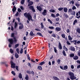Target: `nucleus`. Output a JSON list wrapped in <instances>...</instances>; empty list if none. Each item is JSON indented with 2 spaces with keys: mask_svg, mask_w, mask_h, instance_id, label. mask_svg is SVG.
<instances>
[{
  "mask_svg": "<svg viewBox=\"0 0 80 80\" xmlns=\"http://www.w3.org/2000/svg\"><path fill=\"white\" fill-rule=\"evenodd\" d=\"M24 15L25 16V17L28 18V19L29 21L31 20L32 22H33V19H32V16H31L30 13H27L25 12L24 14Z\"/></svg>",
  "mask_w": 80,
  "mask_h": 80,
  "instance_id": "nucleus-1",
  "label": "nucleus"
},
{
  "mask_svg": "<svg viewBox=\"0 0 80 80\" xmlns=\"http://www.w3.org/2000/svg\"><path fill=\"white\" fill-rule=\"evenodd\" d=\"M68 75L70 76V78L71 80H75L77 78L75 76V74H74L73 72H69L68 73Z\"/></svg>",
  "mask_w": 80,
  "mask_h": 80,
  "instance_id": "nucleus-2",
  "label": "nucleus"
},
{
  "mask_svg": "<svg viewBox=\"0 0 80 80\" xmlns=\"http://www.w3.org/2000/svg\"><path fill=\"white\" fill-rule=\"evenodd\" d=\"M8 41L10 42V43L9 44L8 47L9 48H10L12 47V45L13 43V38L9 39Z\"/></svg>",
  "mask_w": 80,
  "mask_h": 80,
  "instance_id": "nucleus-3",
  "label": "nucleus"
},
{
  "mask_svg": "<svg viewBox=\"0 0 80 80\" xmlns=\"http://www.w3.org/2000/svg\"><path fill=\"white\" fill-rule=\"evenodd\" d=\"M11 67L12 68H15V64L12 62H11Z\"/></svg>",
  "mask_w": 80,
  "mask_h": 80,
  "instance_id": "nucleus-4",
  "label": "nucleus"
},
{
  "mask_svg": "<svg viewBox=\"0 0 80 80\" xmlns=\"http://www.w3.org/2000/svg\"><path fill=\"white\" fill-rule=\"evenodd\" d=\"M37 8L38 11H39L40 12H42V7L40 6H37Z\"/></svg>",
  "mask_w": 80,
  "mask_h": 80,
  "instance_id": "nucleus-5",
  "label": "nucleus"
},
{
  "mask_svg": "<svg viewBox=\"0 0 80 80\" xmlns=\"http://www.w3.org/2000/svg\"><path fill=\"white\" fill-rule=\"evenodd\" d=\"M29 8L30 9V10H32L33 12H35V9H34V8L33 6H30Z\"/></svg>",
  "mask_w": 80,
  "mask_h": 80,
  "instance_id": "nucleus-6",
  "label": "nucleus"
},
{
  "mask_svg": "<svg viewBox=\"0 0 80 80\" xmlns=\"http://www.w3.org/2000/svg\"><path fill=\"white\" fill-rule=\"evenodd\" d=\"M17 10V8L15 7V6L14 5L13 8L12 9V13L14 14V12H16V10Z\"/></svg>",
  "mask_w": 80,
  "mask_h": 80,
  "instance_id": "nucleus-7",
  "label": "nucleus"
},
{
  "mask_svg": "<svg viewBox=\"0 0 80 80\" xmlns=\"http://www.w3.org/2000/svg\"><path fill=\"white\" fill-rule=\"evenodd\" d=\"M47 10L46 9H44L43 10V12L42 13V15H47Z\"/></svg>",
  "mask_w": 80,
  "mask_h": 80,
  "instance_id": "nucleus-8",
  "label": "nucleus"
},
{
  "mask_svg": "<svg viewBox=\"0 0 80 80\" xmlns=\"http://www.w3.org/2000/svg\"><path fill=\"white\" fill-rule=\"evenodd\" d=\"M58 48L59 49H60V50H62V44H61V43L60 42H59L58 43Z\"/></svg>",
  "mask_w": 80,
  "mask_h": 80,
  "instance_id": "nucleus-9",
  "label": "nucleus"
},
{
  "mask_svg": "<svg viewBox=\"0 0 80 80\" xmlns=\"http://www.w3.org/2000/svg\"><path fill=\"white\" fill-rule=\"evenodd\" d=\"M61 29L60 27H57L55 29L56 31H57L58 32H60V31H61Z\"/></svg>",
  "mask_w": 80,
  "mask_h": 80,
  "instance_id": "nucleus-10",
  "label": "nucleus"
},
{
  "mask_svg": "<svg viewBox=\"0 0 80 80\" xmlns=\"http://www.w3.org/2000/svg\"><path fill=\"white\" fill-rule=\"evenodd\" d=\"M18 77L19 78L22 79L21 80H23V78H22V73H19L18 75Z\"/></svg>",
  "mask_w": 80,
  "mask_h": 80,
  "instance_id": "nucleus-11",
  "label": "nucleus"
},
{
  "mask_svg": "<svg viewBox=\"0 0 80 80\" xmlns=\"http://www.w3.org/2000/svg\"><path fill=\"white\" fill-rule=\"evenodd\" d=\"M70 50H71V51H75V48L72 46L70 47Z\"/></svg>",
  "mask_w": 80,
  "mask_h": 80,
  "instance_id": "nucleus-12",
  "label": "nucleus"
},
{
  "mask_svg": "<svg viewBox=\"0 0 80 80\" xmlns=\"http://www.w3.org/2000/svg\"><path fill=\"white\" fill-rule=\"evenodd\" d=\"M33 4V2L32 1H30L28 5V6H31V5H32V4Z\"/></svg>",
  "mask_w": 80,
  "mask_h": 80,
  "instance_id": "nucleus-13",
  "label": "nucleus"
},
{
  "mask_svg": "<svg viewBox=\"0 0 80 80\" xmlns=\"http://www.w3.org/2000/svg\"><path fill=\"white\" fill-rule=\"evenodd\" d=\"M73 59L74 60H78V57L77 55L73 57Z\"/></svg>",
  "mask_w": 80,
  "mask_h": 80,
  "instance_id": "nucleus-14",
  "label": "nucleus"
},
{
  "mask_svg": "<svg viewBox=\"0 0 80 80\" xmlns=\"http://www.w3.org/2000/svg\"><path fill=\"white\" fill-rule=\"evenodd\" d=\"M76 31L77 32H78V33L80 34V28L78 27L77 28Z\"/></svg>",
  "mask_w": 80,
  "mask_h": 80,
  "instance_id": "nucleus-15",
  "label": "nucleus"
},
{
  "mask_svg": "<svg viewBox=\"0 0 80 80\" xmlns=\"http://www.w3.org/2000/svg\"><path fill=\"white\" fill-rule=\"evenodd\" d=\"M23 28V24H21V25H20L19 28L20 30H22Z\"/></svg>",
  "mask_w": 80,
  "mask_h": 80,
  "instance_id": "nucleus-16",
  "label": "nucleus"
},
{
  "mask_svg": "<svg viewBox=\"0 0 80 80\" xmlns=\"http://www.w3.org/2000/svg\"><path fill=\"white\" fill-rule=\"evenodd\" d=\"M64 11L65 13H67V11H68V9L67 8H64Z\"/></svg>",
  "mask_w": 80,
  "mask_h": 80,
  "instance_id": "nucleus-17",
  "label": "nucleus"
},
{
  "mask_svg": "<svg viewBox=\"0 0 80 80\" xmlns=\"http://www.w3.org/2000/svg\"><path fill=\"white\" fill-rule=\"evenodd\" d=\"M72 8H69L68 9V13H70V14L72 13Z\"/></svg>",
  "mask_w": 80,
  "mask_h": 80,
  "instance_id": "nucleus-18",
  "label": "nucleus"
},
{
  "mask_svg": "<svg viewBox=\"0 0 80 80\" xmlns=\"http://www.w3.org/2000/svg\"><path fill=\"white\" fill-rule=\"evenodd\" d=\"M18 27V24L17 22H15V25H14V28H16L17 27Z\"/></svg>",
  "mask_w": 80,
  "mask_h": 80,
  "instance_id": "nucleus-19",
  "label": "nucleus"
},
{
  "mask_svg": "<svg viewBox=\"0 0 80 80\" xmlns=\"http://www.w3.org/2000/svg\"><path fill=\"white\" fill-rule=\"evenodd\" d=\"M70 14L73 15V16H75V11H72Z\"/></svg>",
  "mask_w": 80,
  "mask_h": 80,
  "instance_id": "nucleus-20",
  "label": "nucleus"
},
{
  "mask_svg": "<svg viewBox=\"0 0 80 80\" xmlns=\"http://www.w3.org/2000/svg\"><path fill=\"white\" fill-rule=\"evenodd\" d=\"M53 78L55 80H60L57 77H56L55 76H53Z\"/></svg>",
  "mask_w": 80,
  "mask_h": 80,
  "instance_id": "nucleus-21",
  "label": "nucleus"
},
{
  "mask_svg": "<svg viewBox=\"0 0 80 80\" xmlns=\"http://www.w3.org/2000/svg\"><path fill=\"white\" fill-rule=\"evenodd\" d=\"M41 28H42V29H43L44 28V26L43 24V22H41Z\"/></svg>",
  "mask_w": 80,
  "mask_h": 80,
  "instance_id": "nucleus-22",
  "label": "nucleus"
},
{
  "mask_svg": "<svg viewBox=\"0 0 80 80\" xmlns=\"http://www.w3.org/2000/svg\"><path fill=\"white\" fill-rule=\"evenodd\" d=\"M68 40H70L71 41V40H72V37H71V36H70V35H69L68 36Z\"/></svg>",
  "mask_w": 80,
  "mask_h": 80,
  "instance_id": "nucleus-23",
  "label": "nucleus"
},
{
  "mask_svg": "<svg viewBox=\"0 0 80 80\" xmlns=\"http://www.w3.org/2000/svg\"><path fill=\"white\" fill-rule=\"evenodd\" d=\"M37 68L40 70H42V66H39Z\"/></svg>",
  "mask_w": 80,
  "mask_h": 80,
  "instance_id": "nucleus-24",
  "label": "nucleus"
},
{
  "mask_svg": "<svg viewBox=\"0 0 80 80\" xmlns=\"http://www.w3.org/2000/svg\"><path fill=\"white\" fill-rule=\"evenodd\" d=\"M68 69V66L67 65H65L63 69L64 70H65Z\"/></svg>",
  "mask_w": 80,
  "mask_h": 80,
  "instance_id": "nucleus-25",
  "label": "nucleus"
},
{
  "mask_svg": "<svg viewBox=\"0 0 80 80\" xmlns=\"http://www.w3.org/2000/svg\"><path fill=\"white\" fill-rule=\"evenodd\" d=\"M54 51L55 53H57V48L54 47Z\"/></svg>",
  "mask_w": 80,
  "mask_h": 80,
  "instance_id": "nucleus-26",
  "label": "nucleus"
},
{
  "mask_svg": "<svg viewBox=\"0 0 80 80\" xmlns=\"http://www.w3.org/2000/svg\"><path fill=\"white\" fill-rule=\"evenodd\" d=\"M35 35L34 34H33V32L31 31L30 33V35H31V36H33Z\"/></svg>",
  "mask_w": 80,
  "mask_h": 80,
  "instance_id": "nucleus-27",
  "label": "nucleus"
},
{
  "mask_svg": "<svg viewBox=\"0 0 80 80\" xmlns=\"http://www.w3.org/2000/svg\"><path fill=\"white\" fill-rule=\"evenodd\" d=\"M48 28L49 29H51L52 30H53V29H54V27L53 26H49Z\"/></svg>",
  "mask_w": 80,
  "mask_h": 80,
  "instance_id": "nucleus-28",
  "label": "nucleus"
},
{
  "mask_svg": "<svg viewBox=\"0 0 80 80\" xmlns=\"http://www.w3.org/2000/svg\"><path fill=\"white\" fill-rule=\"evenodd\" d=\"M15 57L16 58H18V55L17 53H15Z\"/></svg>",
  "mask_w": 80,
  "mask_h": 80,
  "instance_id": "nucleus-29",
  "label": "nucleus"
},
{
  "mask_svg": "<svg viewBox=\"0 0 80 80\" xmlns=\"http://www.w3.org/2000/svg\"><path fill=\"white\" fill-rule=\"evenodd\" d=\"M25 79L26 80H28V75H26L25 77Z\"/></svg>",
  "mask_w": 80,
  "mask_h": 80,
  "instance_id": "nucleus-30",
  "label": "nucleus"
},
{
  "mask_svg": "<svg viewBox=\"0 0 80 80\" xmlns=\"http://www.w3.org/2000/svg\"><path fill=\"white\" fill-rule=\"evenodd\" d=\"M9 51L11 53H13V50L12 49H10Z\"/></svg>",
  "mask_w": 80,
  "mask_h": 80,
  "instance_id": "nucleus-31",
  "label": "nucleus"
},
{
  "mask_svg": "<svg viewBox=\"0 0 80 80\" xmlns=\"http://www.w3.org/2000/svg\"><path fill=\"white\" fill-rule=\"evenodd\" d=\"M44 63H45V62L43 61L39 63V65H43V64H44Z\"/></svg>",
  "mask_w": 80,
  "mask_h": 80,
  "instance_id": "nucleus-32",
  "label": "nucleus"
},
{
  "mask_svg": "<svg viewBox=\"0 0 80 80\" xmlns=\"http://www.w3.org/2000/svg\"><path fill=\"white\" fill-rule=\"evenodd\" d=\"M62 54L64 56H66V53H65V50H63L62 52Z\"/></svg>",
  "mask_w": 80,
  "mask_h": 80,
  "instance_id": "nucleus-33",
  "label": "nucleus"
},
{
  "mask_svg": "<svg viewBox=\"0 0 80 80\" xmlns=\"http://www.w3.org/2000/svg\"><path fill=\"white\" fill-rule=\"evenodd\" d=\"M77 22L78 21H77V19L75 20L73 22V25H75V23H77Z\"/></svg>",
  "mask_w": 80,
  "mask_h": 80,
  "instance_id": "nucleus-34",
  "label": "nucleus"
},
{
  "mask_svg": "<svg viewBox=\"0 0 80 80\" xmlns=\"http://www.w3.org/2000/svg\"><path fill=\"white\" fill-rule=\"evenodd\" d=\"M64 15L65 17L66 18H68V15L67 14L65 13H64Z\"/></svg>",
  "mask_w": 80,
  "mask_h": 80,
  "instance_id": "nucleus-35",
  "label": "nucleus"
},
{
  "mask_svg": "<svg viewBox=\"0 0 80 80\" xmlns=\"http://www.w3.org/2000/svg\"><path fill=\"white\" fill-rule=\"evenodd\" d=\"M74 54H71L70 55V57H74Z\"/></svg>",
  "mask_w": 80,
  "mask_h": 80,
  "instance_id": "nucleus-36",
  "label": "nucleus"
},
{
  "mask_svg": "<svg viewBox=\"0 0 80 80\" xmlns=\"http://www.w3.org/2000/svg\"><path fill=\"white\" fill-rule=\"evenodd\" d=\"M25 2V0H22L21 2V4L22 5H23L24 3V2Z\"/></svg>",
  "mask_w": 80,
  "mask_h": 80,
  "instance_id": "nucleus-37",
  "label": "nucleus"
},
{
  "mask_svg": "<svg viewBox=\"0 0 80 80\" xmlns=\"http://www.w3.org/2000/svg\"><path fill=\"white\" fill-rule=\"evenodd\" d=\"M63 9V8H58V10H59V11H62Z\"/></svg>",
  "mask_w": 80,
  "mask_h": 80,
  "instance_id": "nucleus-38",
  "label": "nucleus"
},
{
  "mask_svg": "<svg viewBox=\"0 0 80 80\" xmlns=\"http://www.w3.org/2000/svg\"><path fill=\"white\" fill-rule=\"evenodd\" d=\"M18 46H19V44H16L15 45V48H17Z\"/></svg>",
  "mask_w": 80,
  "mask_h": 80,
  "instance_id": "nucleus-39",
  "label": "nucleus"
},
{
  "mask_svg": "<svg viewBox=\"0 0 80 80\" xmlns=\"http://www.w3.org/2000/svg\"><path fill=\"white\" fill-rule=\"evenodd\" d=\"M48 22H50L51 24H52V21H51V20H50V19H48Z\"/></svg>",
  "mask_w": 80,
  "mask_h": 80,
  "instance_id": "nucleus-40",
  "label": "nucleus"
},
{
  "mask_svg": "<svg viewBox=\"0 0 80 80\" xmlns=\"http://www.w3.org/2000/svg\"><path fill=\"white\" fill-rule=\"evenodd\" d=\"M13 39H14V42H16L17 41V39L15 37H14L13 38Z\"/></svg>",
  "mask_w": 80,
  "mask_h": 80,
  "instance_id": "nucleus-41",
  "label": "nucleus"
},
{
  "mask_svg": "<svg viewBox=\"0 0 80 80\" xmlns=\"http://www.w3.org/2000/svg\"><path fill=\"white\" fill-rule=\"evenodd\" d=\"M61 36L62 38H65V35L64 34H62Z\"/></svg>",
  "mask_w": 80,
  "mask_h": 80,
  "instance_id": "nucleus-42",
  "label": "nucleus"
},
{
  "mask_svg": "<svg viewBox=\"0 0 80 80\" xmlns=\"http://www.w3.org/2000/svg\"><path fill=\"white\" fill-rule=\"evenodd\" d=\"M75 6L78 8L79 7H80V4L77 3L75 4Z\"/></svg>",
  "mask_w": 80,
  "mask_h": 80,
  "instance_id": "nucleus-43",
  "label": "nucleus"
},
{
  "mask_svg": "<svg viewBox=\"0 0 80 80\" xmlns=\"http://www.w3.org/2000/svg\"><path fill=\"white\" fill-rule=\"evenodd\" d=\"M51 16L52 17H53V18H55V14H51Z\"/></svg>",
  "mask_w": 80,
  "mask_h": 80,
  "instance_id": "nucleus-44",
  "label": "nucleus"
},
{
  "mask_svg": "<svg viewBox=\"0 0 80 80\" xmlns=\"http://www.w3.org/2000/svg\"><path fill=\"white\" fill-rule=\"evenodd\" d=\"M37 34L39 35V36H42V37H43V36L42 35V33H41L40 32H38Z\"/></svg>",
  "mask_w": 80,
  "mask_h": 80,
  "instance_id": "nucleus-45",
  "label": "nucleus"
},
{
  "mask_svg": "<svg viewBox=\"0 0 80 80\" xmlns=\"http://www.w3.org/2000/svg\"><path fill=\"white\" fill-rule=\"evenodd\" d=\"M20 8L22 10H24V8H23V7L22 6H21L20 7Z\"/></svg>",
  "mask_w": 80,
  "mask_h": 80,
  "instance_id": "nucleus-46",
  "label": "nucleus"
},
{
  "mask_svg": "<svg viewBox=\"0 0 80 80\" xmlns=\"http://www.w3.org/2000/svg\"><path fill=\"white\" fill-rule=\"evenodd\" d=\"M16 51L17 52V53L19 54V49L18 48H17L16 49Z\"/></svg>",
  "mask_w": 80,
  "mask_h": 80,
  "instance_id": "nucleus-47",
  "label": "nucleus"
},
{
  "mask_svg": "<svg viewBox=\"0 0 80 80\" xmlns=\"http://www.w3.org/2000/svg\"><path fill=\"white\" fill-rule=\"evenodd\" d=\"M78 56H79L80 57V50H79L78 51Z\"/></svg>",
  "mask_w": 80,
  "mask_h": 80,
  "instance_id": "nucleus-48",
  "label": "nucleus"
},
{
  "mask_svg": "<svg viewBox=\"0 0 80 80\" xmlns=\"http://www.w3.org/2000/svg\"><path fill=\"white\" fill-rule=\"evenodd\" d=\"M76 7L75 6H73L72 8V10H75V9H76Z\"/></svg>",
  "mask_w": 80,
  "mask_h": 80,
  "instance_id": "nucleus-49",
  "label": "nucleus"
},
{
  "mask_svg": "<svg viewBox=\"0 0 80 80\" xmlns=\"http://www.w3.org/2000/svg\"><path fill=\"white\" fill-rule=\"evenodd\" d=\"M11 73H12V75H15V72H14V71H12L11 72Z\"/></svg>",
  "mask_w": 80,
  "mask_h": 80,
  "instance_id": "nucleus-50",
  "label": "nucleus"
},
{
  "mask_svg": "<svg viewBox=\"0 0 80 80\" xmlns=\"http://www.w3.org/2000/svg\"><path fill=\"white\" fill-rule=\"evenodd\" d=\"M27 72L29 74H31V72L30 71L28 70L27 71Z\"/></svg>",
  "mask_w": 80,
  "mask_h": 80,
  "instance_id": "nucleus-51",
  "label": "nucleus"
},
{
  "mask_svg": "<svg viewBox=\"0 0 80 80\" xmlns=\"http://www.w3.org/2000/svg\"><path fill=\"white\" fill-rule=\"evenodd\" d=\"M18 11L19 12H22V10H21L20 8H18Z\"/></svg>",
  "mask_w": 80,
  "mask_h": 80,
  "instance_id": "nucleus-52",
  "label": "nucleus"
},
{
  "mask_svg": "<svg viewBox=\"0 0 80 80\" xmlns=\"http://www.w3.org/2000/svg\"><path fill=\"white\" fill-rule=\"evenodd\" d=\"M22 53H23V48H21V50L20 51V53L22 54Z\"/></svg>",
  "mask_w": 80,
  "mask_h": 80,
  "instance_id": "nucleus-53",
  "label": "nucleus"
},
{
  "mask_svg": "<svg viewBox=\"0 0 80 80\" xmlns=\"http://www.w3.org/2000/svg\"><path fill=\"white\" fill-rule=\"evenodd\" d=\"M15 34H14V33H12L11 34V37H14V35Z\"/></svg>",
  "mask_w": 80,
  "mask_h": 80,
  "instance_id": "nucleus-54",
  "label": "nucleus"
},
{
  "mask_svg": "<svg viewBox=\"0 0 80 80\" xmlns=\"http://www.w3.org/2000/svg\"><path fill=\"white\" fill-rule=\"evenodd\" d=\"M71 68L72 69H73L74 68V66H73V65H71Z\"/></svg>",
  "mask_w": 80,
  "mask_h": 80,
  "instance_id": "nucleus-55",
  "label": "nucleus"
},
{
  "mask_svg": "<svg viewBox=\"0 0 80 80\" xmlns=\"http://www.w3.org/2000/svg\"><path fill=\"white\" fill-rule=\"evenodd\" d=\"M27 58H28V59L29 60H30V58L29 57V55H28Z\"/></svg>",
  "mask_w": 80,
  "mask_h": 80,
  "instance_id": "nucleus-56",
  "label": "nucleus"
},
{
  "mask_svg": "<svg viewBox=\"0 0 80 80\" xmlns=\"http://www.w3.org/2000/svg\"><path fill=\"white\" fill-rule=\"evenodd\" d=\"M67 43L68 45H71V44L69 42H68V41H67Z\"/></svg>",
  "mask_w": 80,
  "mask_h": 80,
  "instance_id": "nucleus-57",
  "label": "nucleus"
},
{
  "mask_svg": "<svg viewBox=\"0 0 80 80\" xmlns=\"http://www.w3.org/2000/svg\"><path fill=\"white\" fill-rule=\"evenodd\" d=\"M18 66H16V70H17L18 71Z\"/></svg>",
  "mask_w": 80,
  "mask_h": 80,
  "instance_id": "nucleus-58",
  "label": "nucleus"
},
{
  "mask_svg": "<svg viewBox=\"0 0 80 80\" xmlns=\"http://www.w3.org/2000/svg\"><path fill=\"white\" fill-rule=\"evenodd\" d=\"M52 36L53 37H56V35H55V34L54 33L52 34Z\"/></svg>",
  "mask_w": 80,
  "mask_h": 80,
  "instance_id": "nucleus-59",
  "label": "nucleus"
},
{
  "mask_svg": "<svg viewBox=\"0 0 80 80\" xmlns=\"http://www.w3.org/2000/svg\"><path fill=\"white\" fill-rule=\"evenodd\" d=\"M35 30H36V31H40V30L39 29H37V28H35Z\"/></svg>",
  "mask_w": 80,
  "mask_h": 80,
  "instance_id": "nucleus-60",
  "label": "nucleus"
},
{
  "mask_svg": "<svg viewBox=\"0 0 80 80\" xmlns=\"http://www.w3.org/2000/svg\"><path fill=\"white\" fill-rule=\"evenodd\" d=\"M67 33H69L70 32V30L68 29L67 30Z\"/></svg>",
  "mask_w": 80,
  "mask_h": 80,
  "instance_id": "nucleus-61",
  "label": "nucleus"
},
{
  "mask_svg": "<svg viewBox=\"0 0 80 80\" xmlns=\"http://www.w3.org/2000/svg\"><path fill=\"white\" fill-rule=\"evenodd\" d=\"M34 73H35V72H33V71L31 72V74H32V75L33 76V75H34Z\"/></svg>",
  "mask_w": 80,
  "mask_h": 80,
  "instance_id": "nucleus-62",
  "label": "nucleus"
},
{
  "mask_svg": "<svg viewBox=\"0 0 80 80\" xmlns=\"http://www.w3.org/2000/svg\"><path fill=\"white\" fill-rule=\"evenodd\" d=\"M57 62L58 63H60V59H58L57 60Z\"/></svg>",
  "mask_w": 80,
  "mask_h": 80,
  "instance_id": "nucleus-63",
  "label": "nucleus"
},
{
  "mask_svg": "<svg viewBox=\"0 0 80 80\" xmlns=\"http://www.w3.org/2000/svg\"><path fill=\"white\" fill-rule=\"evenodd\" d=\"M80 68V65L78 66L77 67V68L78 69Z\"/></svg>",
  "mask_w": 80,
  "mask_h": 80,
  "instance_id": "nucleus-64",
  "label": "nucleus"
}]
</instances>
